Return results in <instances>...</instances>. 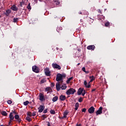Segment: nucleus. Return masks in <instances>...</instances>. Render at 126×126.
I'll use <instances>...</instances> for the list:
<instances>
[{"mask_svg":"<svg viewBox=\"0 0 126 126\" xmlns=\"http://www.w3.org/2000/svg\"><path fill=\"white\" fill-rule=\"evenodd\" d=\"M32 117H35L36 116V112H33L32 114Z\"/></svg>","mask_w":126,"mask_h":126,"instance_id":"44","label":"nucleus"},{"mask_svg":"<svg viewBox=\"0 0 126 126\" xmlns=\"http://www.w3.org/2000/svg\"><path fill=\"white\" fill-rule=\"evenodd\" d=\"M76 126H81V125H80V124H79V125H78V124H77V125H76Z\"/></svg>","mask_w":126,"mask_h":126,"instance_id":"53","label":"nucleus"},{"mask_svg":"<svg viewBox=\"0 0 126 126\" xmlns=\"http://www.w3.org/2000/svg\"><path fill=\"white\" fill-rule=\"evenodd\" d=\"M14 118L15 120H17L18 123H20V122H21V119H20V118L19 117V115H15L14 116Z\"/></svg>","mask_w":126,"mask_h":126,"instance_id":"15","label":"nucleus"},{"mask_svg":"<svg viewBox=\"0 0 126 126\" xmlns=\"http://www.w3.org/2000/svg\"><path fill=\"white\" fill-rule=\"evenodd\" d=\"M58 99H59V97H58V96H55L53 98L52 101L53 102H57V101H58Z\"/></svg>","mask_w":126,"mask_h":126,"instance_id":"24","label":"nucleus"},{"mask_svg":"<svg viewBox=\"0 0 126 126\" xmlns=\"http://www.w3.org/2000/svg\"><path fill=\"white\" fill-rule=\"evenodd\" d=\"M79 14H82V12H79Z\"/></svg>","mask_w":126,"mask_h":126,"instance_id":"55","label":"nucleus"},{"mask_svg":"<svg viewBox=\"0 0 126 126\" xmlns=\"http://www.w3.org/2000/svg\"><path fill=\"white\" fill-rule=\"evenodd\" d=\"M80 64V63H78V64H77V65H79Z\"/></svg>","mask_w":126,"mask_h":126,"instance_id":"57","label":"nucleus"},{"mask_svg":"<svg viewBox=\"0 0 126 126\" xmlns=\"http://www.w3.org/2000/svg\"><path fill=\"white\" fill-rule=\"evenodd\" d=\"M85 72V73H86L87 74L89 73V71H86V72Z\"/></svg>","mask_w":126,"mask_h":126,"instance_id":"51","label":"nucleus"},{"mask_svg":"<svg viewBox=\"0 0 126 126\" xmlns=\"http://www.w3.org/2000/svg\"><path fill=\"white\" fill-rule=\"evenodd\" d=\"M44 109H45V106L40 105L38 108V113H42V112H43V111H44Z\"/></svg>","mask_w":126,"mask_h":126,"instance_id":"10","label":"nucleus"},{"mask_svg":"<svg viewBox=\"0 0 126 126\" xmlns=\"http://www.w3.org/2000/svg\"><path fill=\"white\" fill-rule=\"evenodd\" d=\"M86 13H87H87H88L87 12H86Z\"/></svg>","mask_w":126,"mask_h":126,"instance_id":"62","label":"nucleus"},{"mask_svg":"<svg viewBox=\"0 0 126 126\" xmlns=\"http://www.w3.org/2000/svg\"><path fill=\"white\" fill-rule=\"evenodd\" d=\"M105 26L106 27H109V26H110V22H107L105 23Z\"/></svg>","mask_w":126,"mask_h":126,"instance_id":"33","label":"nucleus"},{"mask_svg":"<svg viewBox=\"0 0 126 126\" xmlns=\"http://www.w3.org/2000/svg\"><path fill=\"white\" fill-rule=\"evenodd\" d=\"M56 49H57V50H59V48L57 47V48H56Z\"/></svg>","mask_w":126,"mask_h":126,"instance_id":"58","label":"nucleus"},{"mask_svg":"<svg viewBox=\"0 0 126 126\" xmlns=\"http://www.w3.org/2000/svg\"><path fill=\"white\" fill-rule=\"evenodd\" d=\"M82 101H83V98H82V97H80L78 99V102H79L80 103H81Z\"/></svg>","mask_w":126,"mask_h":126,"instance_id":"35","label":"nucleus"},{"mask_svg":"<svg viewBox=\"0 0 126 126\" xmlns=\"http://www.w3.org/2000/svg\"><path fill=\"white\" fill-rule=\"evenodd\" d=\"M88 112L89 114H93V113L95 112V108H94L93 106H91L90 108H89Z\"/></svg>","mask_w":126,"mask_h":126,"instance_id":"9","label":"nucleus"},{"mask_svg":"<svg viewBox=\"0 0 126 126\" xmlns=\"http://www.w3.org/2000/svg\"><path fill=\"white\" fill-rule=\"evenodd\" d=\"M96 91V89H93L92 90V92H94V91Z\"/></svg>","mask_w":126,"mask_h":126,"instance_id":"49","label":"nucleus"},{"mask_svg":"<svg viewBox=\"0 0 126 126\" xmlns=\"http://www.w3.org/2000/svg\"><path fill=\"white\" fill-rule=\"evenodd\" d=\"M11 8L14 11H17L18 10V8L15 5H13Z\"/></svg>","mask_w":126,"mask_h":126,"instance_id":"17","label":"nucleus"},{"mask_svg":"<svg viewBox=\"0 0 126 126\" xmlns=\"http://www.w3.org/2000/svg\"><path fill=\"white\" fill-rule=\"evenodd\" d=\"M0 126H5L2 125H0Z\"/></svg>","mask_w":126,"mask_h":126,"instance_id":"56","label":"nucleus"},{"mask_svg":"<svg viewBox=\"0 0 126 126\" xmlns=\"http://www.w3.org/2000/svg\"><path fill=\"white\" fill-rule=\"evenodd\" d=\"M76 92L75 89L73 88H70L66 92V95H73Z\"/></svg>","mask_w":126,"mask_h":126,"instance_id":"2","label":"nucleus"},{"mask_svg":"<svg viewBox=\"0 0 126 126\" xmlns=\"http://www.w3.org/2000/svg\"><path fill=\"white\" fill-rule=\"evenodd\" d=\"M1 115L2 116H7V113H6V112L5 111H2L1 113Z\"/></svg>","mask_w":126,"mask_h":126,"instance_id":"27","label":"nucleus"},{"mask_svg":"<svg viewBox=\"0 0 126 126\" xmlns=\"http://www.w3.org/2000/svg\"><path fill=\"white\" fill-rule=\"evenodd\" d=\"M27 8L28 9V10H30L31 9H32V7L30 5V3H29L27 6Z\"/></svg>","mask_w":126,"mask_h":126,"instance_id":"26","label":"nucleus"},{"mask_svg":"<svg viewBox=\"0 0 126 126\" xmlns=\"http://www.w3.org/2000/svg\"><path fill=\"white\" fill-rule=\"evenodd\" d=\"M87 49L88 50H92V51H94V49H95V46L94 45H90V46H88L87 47Z\"/></svg>","mask_w":126,"mask_h":126,"instance_id":"14","label":"nucleus"},{"mask_svg":"<svg viewBox=\"0 0 126 126\" xmlns=\"http://www.w3.org/2000/svg\"><path fill=\"white\" fill-rule=\"evenodd\" d=\"M47 126H51V124H50V122H48Z\"/></svg>","mask_w":126,"mask_h":126,"instance_id":"50","label":"nucleus"},{"mask_svg":"<svg viewBox=\"0 0 126 126\" xmlns=\"http://www.w3.org/2000/svg\"><path fill=\"white\" fill-rule=\"evenodd\" d=\"M56 89L57 91H60L61 90V85L60 84V83L57 82L56 85Z\"/></svg>","mask_w":126,"mask_h":126,"instance_id":"12","label":"nucleus"},{"mask_svg":"<svg viewBox=\"0 0 126 126\" xmlns=\"http://www.w3.org/2000/svg\"><path fill=\"white\" fill-rule=\"evenodd\" d=\"M18 20V18H14L13 19V22H14L15 23V22H17V21Z\"/></svg>","mask_w":126,"mask_h":126,"instance_id":"40","label":"nucleus"},{"mask_svg":"<svg viewBox=\"0 0 126 126\" xmlns=\"http://www.w3.org/2000/svg\"><path fill=\"white\" fill-rule=\"evenodd\" d=\"M102 110H103V107L102 106L99 107L98 108V109L96 112V116H98V115H101V114H102V113H103V112L102 111Z\"/></svg>","mask_w":126,"mask_h":126,"instance_id":"8","label":"nucleus"},{"mask_svg":"<svg viewBox=\"0 0 126 126\" xmlns=\"http://www.w3.org/2000/svg\"><path fill=\"white\" fill-rule=\"evenodd\" d=\"M90 79H91L90 82H92L94 80H95V77H94V76H90Z\"/></svg>","mask_w":126,"mask_h":126,"instance_id":"25","label":"nucleus"},{"mask_svg":"<svg viewBox=\"0 0 126 126\" xmlns=\"http://www.w3.org/2000/svg\"><path fill=\"white\" fill-rule=\"evenodd\" d=\"M82 112L85 113V112H86V108H83L82 110Z\"/></svg>","mask_w":126,"mask_h":126,"instance_id":"46","label":"nucleus"},{"mask_svg":"<svg viewBox=\"0 0 126 126\" xmlns=\"http://www.w3.org/2000/svg\"><path fill=\"white\" fill-rule=\"evenodd\" d=\"M83 90H84V88H80L77 91V95H81L83 92Z\"/></svg>","mask_w":126,"mask_h":126,"instance_id":"11","label":"nucleus"},{"mask_svg":"<svg viewBox=\"0 0 126 126\" xmlns=\"http://www.w3.org/2000/svg\"><path fill=\"white\" fill-rule=\"evenodd\" d=\"M67 114H68V112H64L63 117L64 118H66V116H67Z\"/></svg>","mask_w":126,"mask_h":126,"instance_id":"36","label":"nucleus"},{"mask_svg":"<svg viewBox=\"0 0 126 126\" xmlns=\"http://www.w3.org/2000/svg\"><path fill=\"white\" fill-rule=\"evenodd\" d=\"M75 111H77V110H78V108L79 107V103H76L75 104Z\"/></svg>","mask_w":126,"mask_h":126,"instance_id":"22","label":"nucleus"},{"mask_svg":"<svg viewBox=\"0 0 126 126\" xmlns=\"http://www.w3.org/2000/svg\"><path fill=\"white\" fill-rule=\"evenodd\" d=\"M52 67L53 68H55L56 69H59V70L62 69V67L60 65L58 64L57 63H52Z\"/></svg>","mask_w":126,"mask_h":126,"instance_id":"4","label":"nucleus"},{"mask_svg":"<svg viewBox=\"0 0 126 126\" xmlns=\"http://www.w3.org/2000/svg\"><path fill=\"white\" fill-rule=\"evenodd\" d=\"M26 119L27 120V121H28V122H31L32 121V119H31V118H30L29 116H27Z\"/></svg>","mask_w":126,"mask_h":126,"instance_id":"28","label":"nucleus"},{"mask_svg":"<svg viewBox=\"0 0 126 126\" xmlns=\"http://www.w3.org/2000/svg\"><path fill=\"white\" fill-rule=\"evenodd\" d=\"M28 104H29V101H28V100H27V101L24 102V106H27V105H28Z\"/></svg>","mask_w":126,"mask_h":126,"instance_id":"29","label":"nucleus"},{"mask_svg":"<svg viewBox=\"0 0 126 126\" xmlns=\"http://www.w3.org/2000/svg\"><path fill=\"white\" fill-rule=\"evenodd\" d=\"M15 114H16V112H15V111H13L12 112H11L9 114V118L10 119V121L9 122V124H10L11 123V122H12V121H13V120H14V115H15Z\"/></svg>","mask_w":126,"mask_h":126,"instance_id":"3","label":"nucleus"},{"mask_svg":"<svg viewBox=\"0 0 126 126\" xmlns=\"http://www.w3.org/2000/svg\"><path fill=\"white\" fill-rule=\"evenodd\" d=\"M44 72L46 76H50L51 75V71L49 68H46L44 69Z\"/></svg>","mask_w":126,"mask_h":126,"instance_id":"7","label":"nucleus"},{"mask_svg":"<svg viewBox=\"0 0 126 126\" xmlns=\"http://www.w3.org/2000/svg\"><path fill=\"white\" fill-rule=\"evenodd\" d=\"M77 51L78 52H81V50L80 49H78Z\"/></svg>","mask_w":126,"mask_h":126,"instance_id":"52","label":"nucleus"},{"mask_svg":"<svg viewBox=\"0 0 126 126\" xmlns=\"http://www.w3.org/2000/svg\"><path fill=\"white\" fill-rule=\"evenodd\" d=\"M80 22H83V20L81 19V20H80Z\"/></svg>","mask_w":126,"mask_h":126,"instance_id":"54","label":"nucleus"},{"mask_svg":"<svg viewBox=\"0 0 126 126\" xmlns=\"http://www.w3.org/2000/svg\"><path fill=\"white\" fill-rule=\"evenodd\" d=\"M51 87H54V86H55V84L54 83H52L51 84Z\"/></svg>","mask_w":126,"mask_h":126,"instance_id":"47","label":"nucleus"},{"mask_svg":"<svg viewBox=\"0 0 126 126\" xmlns=\"http://www.w3.org/2000/svg\"><path fill=\"white\" fill-rule=\"evenodd\" d=\"M1 17V16H0V18Z\"/></svg>","mask_w":126,"mask_h":126,"instance_id":"61","label":"nucleus"},{"mask_svg":"<svg viewBox=\"0 0 126 126\" xmlns=\"http://www.w3.org/2000/svg\"><path fill=\"white\" fill-rule=\"evenodd\" d=\"M46 81H47L45 79H41V80L40 81V83L41 84H43V83H45V82H46Z\"/></svg>","mask_w":126,"mask_h":126,"instance_id":"30","label":"nucleus"},{"mask_svg":"<svg viewBox=\"0 0 126 126\" xmlns=\"http://www.w3.org/2000/svg\"><path fill=\"white\" fill-rule=\"evenodd\" d=\"M53 3H54V4H56V5H58L60 4L61 2L59 0H53Z\"/></svg>","mask_w":126,"mask_h":126,"instance_id":"20","label":"nucleus"},{"mask_svg":"<svg viewBox=\"0 0 126 126\" xmlns=\"http://www.w3.org/2000/svg\"><path fill=\"white\" fill-rule=\"evenodd\" d=\"M66 98V97H65V95H61L60 96V99L61 101H64V100H65Z\"/></svg>","mask_w":126,"mask_h":126,"instance_id":"18","label":"nucleus"},{"mask_svg":"<svg viewBox=\"0 0 126 126\" xmlns=\"http://www.w3.org/2000/svg\"><path fill=\"white\" fill-rule=\"evenodd\" d=\"M43 0V1H45V0Z\"/></svg>","mask_w":126,"mask_h":126,"instance_id":"60","label":"nucleus"},{"mask_svg":"<svg viewBox=\"0 0 126 126\" xmlns=\"http://www.w3.org/2000/svg\"><path fill=\"white\" fill-rule=\"evenodd\" d=\"M90 18V20L89 21V22H90V24L91 23H93V22L94 21V19H91V18Z\"/></svg>","mask_w":126,"mask_h":126,"instance_id":"38","label":"nucleus"},{"mask_svg":"<svg viewBox=\"0 0 126 126\" xmlns=\"http://www.w3.org/2000/svg\"><path fill=\"white\" fill-rule=\"evenodd\" d=\"M39 100L41 102H43V101L46 100V99L45 98V96L44 95V94H43L42 93H40L39 94Z\"/></svg>","mask_w":126,"mask_h":126,"instance_id":"5","label":"nucleus"},{"mask_svg":"<svg viewBox=\"0 0 126 126\" xmlns=\"http://www.w3.org/2000/svg\"><path fill=\"white\" fill-rule=\"evenodd\" d=\"M7 103L9 104H12V101H11L10 100H7Z\"/></svg>","mask_w":126,"mask_h":126,"instance_id":"42","label":"nucleus"},{"mask_svg":"<svg viewBox=\"0 0 126 126\" xmlns=\"http://www.w3.org/2000/svg\"><path fill=\"white\" fill-rule=\"evenodd\" d=\"M60 30H63V28L61 27H58L57 28V31H58V32H59Z\"/></svg>","mask_w":126,"mask_h":126,"instance_id":"37","label":"nucleus"},{"mask_svg":"<svg viewBox=\"0 0 126 126\" xmlns=\"http://www.w3.org/2000/svg\"><path fill=\"white\" fill-rule=\"evenodd\" d=\"M89 83H89V84H88L86 80L84 81V84L86 88H90L91 86H90V84H89Z\"/></svg>","mask_w":126,"mask_h":126,"instance_id":"16","label":"nucleus"},{"mask_svg":"<svg viewBox=\"0 0 126 126\" xmlns=\"http://www.w3.org/2000/svg\"><path fill=\"white\" fill-rule=\"evenodd\" d=\"M32 71L36 73H39L40 71V69H39V67H37V66H33L32 67Z\"/></svg>","mask_w":126,"mask_h":126,"instance_id":"6","label":"nucleus"},{"mask_svg":"<svg viewBox=\"0 0 126 126\" xmlns=\"http://www.w3.org/2000/svg\"><path fill=\"white\" fill-rule=\"evenodd\" d=\"M86 94V91L83 90V93H82V96H84Z\"/></svg>","mask_w":126,"mask_h":126,"instance_id":"39","label":"nucleus"},{"mask_svg":"<svg viewBox=\"0 0 126 126\" xmlns=\"http://www.w3.org/2000/svg\"><path fill=\"white\" fill-rule=\"evenodd\" d=\"M106 10H107V9H104V11H106Z\"/></svg>","mask_w":126,"mask_h":126,"instance_id":"59","label":"nucleus"},{"mask_svg":"<svg viewBox=\"0 0 126 126\" xmlns=\"http://www.w3.org/2000/svg\"><path fill=\"white\" fill-rule=\"evenodd\" d=\"M41 117H42V120H43V121H44L45 119L47 118V117L46 116V114H44L42 115Z\"/></svg>","mask_w":126,"mask_h":126,"instance_id":"32","label":"nucleus"},{"mask_svg":"<svg viewBox=\"0 0 126 126\" xmlns=\"http://www.w3.org/2000/svg\"><path fill=\"white\" fill-rule=\"evenodd\" d=\"M48 113V109L46 108L44 111H43V114H47Z\"/></svg>","mask_w":126,"mask_h":126,"instance_id":"41","label":"nucleus"},{"mask_svg":"<svg viewBox=\"0 0 126 126\" xmlns=\"http://www.w3.org/2000/svg\"><path fill=\"white\" fill-rule=\"evenodd\" d=\"M73 79V77H70L68 78V79L66 81L67 84H69V82H70V80H72Z\"/></svg>","mask_w":126,"mask_h":126,"instance_id":"23","label":"nucleus"},{"mask_svg":"<svg viewBox=\"0 0 126 126\" xmlns=\"http://www.w3.org/2000/svg\"><path fill=\"white\" fill-rule=\"evenodd\" d=\"M97 18L100 20L105 19V16H104L103 15H98Z\"/></svg>","mask_w":126,"mask_h":126,"instance_id":"19","label":"nucleus"},{"mask_svg":"<svg viewBox=\"0 0 126 126\" xmlns=\"http://www.w3.org/2000/svg\"><path fill=\"white\" fill-rule=\"evenodd\" d=\"M11 13V10L10 9H7V10H6V12L4 13V14L6 15V16H8Z\"/></svg>","mask_w":126,"mask_h":126,"instance_id":"13","label":"nucleus"},{"mask_svg":"<svg viewBox=\"0 0 126 126\" xmlns=\"http://www.w3.org/2000/svg\"><path fill=\"white\" fill-rule=\"evenodd\" d=\"M50 114H51L52 115H55V114H56V111H55V110H51Z\"/></svg>","mask_w":126,"mask_h":126,"instance_id":"31","label":"nucleus"},{"mask_svg":"<svg viewBox=\"0 0 126 126\" xmlns=\"http://www.w3.org/2000/svg\"><path fill=\"white\" fill-rule=\"evenodd\" d=\"M82 70H83V71H84V72H86V70L85 69V67H83L82 68Z\"/></svg>","mask_w":126,"mask_h":126,"instance_id":"45","label":"nucleus"},{"mask_svg":"<svg viewBox=\"0 0 126 126\" xmlns=\"http://www.w3.org/2000/svg\"><path fill=\"white\" fill-rule=\"evenodd\" d=\"M97 12H98V13H100V14H102V13H103L101 9H98Z\"/></svg>","mask_w":126,"mask_h":126,"instance_id":"43","label":"nucleus"},{"mask_svg":"<svg viewBox=\"0 0 126 126\" xmlns=\"http://www.w3.org/2000/svg\"><path fill=\"white\" fill-rule=\"evenodd\" d=\"M66 76L65 74H58L56 75V81H62L63 82V78H65Z\"/></svg>","mask_w":126,"mask_h":126,"instance_id":"1","label":"nucleus"},{"mask_svg":"<svg viewBox=\"0 0 126 126\" xmlns=\"http://www.w3.org/2000/svg\"><path fill=\"white\" fill-rule=\"evenodd\" d=\"M27 115L29 116V117H31V112H28Z\"/></svg>","mask_w":126,"mask_h":126,"instance_id":"48","label":"nucleus"},{"mask_svg":"<svg viewBox=\"0 0 126 126\" xmlns=\"http://www.w3.org/2000/svg\"><path fill=\"white\" fill-rule=\"evenodd\" d=\"M62 90H65L66 88H67V86H66V84H63L61 87Z\"/></svg>","mask_w":126,"mask_h":126,"instance_id":"21","label":"nucleus"},{"mask_svg":"<svg viewBox=\"0 0 126 126\" xmlns=\"http://www.w3.org/2000/svg\"><path fill=\"white\" fill-rule=\"evenodd\" d=\"M51 90H52V89L51 88V87H47V88H46L45 89L46 91H51Z\"/></svg>","mask_w":126,"mask_h":126,"instance_id":"34","label":"nucleus"}]
</instances>
